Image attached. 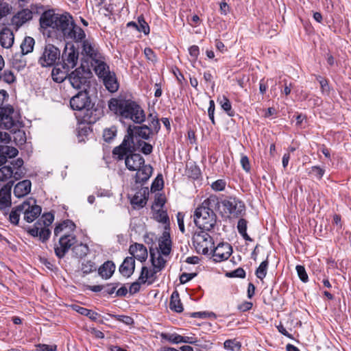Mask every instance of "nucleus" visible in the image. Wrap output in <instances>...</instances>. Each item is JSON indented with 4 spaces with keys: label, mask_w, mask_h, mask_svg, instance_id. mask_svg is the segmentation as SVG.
I'll use <instances>...</instances> for the list:
<instances>
[{
    "label": "nucleus",
    "mask_w": 351,
    "mask_h": 351,
    "mask_svg": "<svg viewBox=\"0 0 351 351\" xmlns=\"http://www.w3.org/2000/svg\"><path fill=\"white\" fill-rule=\"evenodd\" d=\"M219 205L218 197L210 195L195 210L193 221L201 231L210 232L214 229L217 223V215L214 210Z\"/></svg>",
    "instance_id": "obj_1"
},
{
    "label": "nucleus",
    "mask_w": 351,
    "mask_h": 351,
    "mask_svg": "<svg viewBox=\"0 0 351 351\" xmlns=\"http://www.w3.org/2000/svg\"><path fill=\"white\" fill-rule=\"evenodd\" d=\"M152 134V129L146 125L136 126L130 125L127 129L122 143L112 150V157L117 160H123L127 152L136 151L134 144V136H139L145 140L149 139Z\"/></svg>",
    "instance_id": "obj_2"
},
{
    "label": "nucleus",
    "mask_w": 351,
    "mask_h": 351,
    "mask_svg": "<svg viewBox=\"0 0 351 351\" xmlns=\"http://www.w3.org/2000/svg\"><path fill=\"white\" fill-rule=\"evenodd\" d=\"M108 106L110 110L135 123L141 124L145 121L144 110L136 101L132 99H112Z\"/></svg>",
    "instance_id": "obj_3"
},
{
    "label": "nucleus",
    "mask_w": 351,
    "mask_h": 351,
    "mask_svg": "<svg viewBox=\"0 0 351 351\" xmlns=\"http://www.w3.org/2000/svg\"><path fill=\"white\" fill-rule=\"evenodd\" d=\"M75 228V224L70 219L64 220L55 227L54 236H60L58 245L54 247L55 254L59 258H62L69 250L77 243L75 235L71 234Z\"/></svg>",
    "instance_id": "obj_4"
},
{
    "label": "nucleus",
    "mask_w": 351,
    "mask_h": 351,
    "mask_svg": "<svg viewBox=\"0 0 351 351\" xmlns=\"http://www.w3.org/2000/svg\"><path fill=\"white\" fill-rule=\"evenodd\" d=\"M73 22L71 15L55 14L51 11L45 12L40 18L42 28L51 27L64 39L71 34V27Z\"/></svg>",
    "instance_id": "obj_5"
},
{
    "label": "nucleus",
    "mask_w": 351,
    "mask_h": 351,
    "mask_svg": "<svg viewBox=\"0 0 351 351\" xmlns=\"http://www.w3.org/2000/svg\"><path fill=\"white\" fill-rule=\"evenodd\" d=\"M70 106L74 110H85L84 119L88 117L89 122L95 121L96 119H92V114L94 107V104L92 103L88 93L86 90L80 91L77 94L73 96L70 100ZM88 121V119H85Z\"/></svg>",
    "instance_id": "obj_6"
},
{
    "label": "nucleus",
    "mask_w": 351,
    "mask_h": 351,
    "mask_svg": "<svg viewBox=\"0 0 351 351\" xmlns=\"http://www.w3.org/2000/svg\"><path fill=\"white\" fill-rule=\"evenodd\" d=\"M94 71L109 92L115 93L118 90L119 83L117 75L114 71H110L109 66L106 62L95 64Z\"/></svg>",
    "instance_id": "obj_7"
},
{
    "label": "nucleus",
    "mask_w": 351,
    "mask_h": 351,
    "mask_svg": "<svg viewBox=\"0 0 351 351\" xmlns=\"http://www.w3.org/2000/svg\"><path fill=\"white\" fill-rule=\"evenodd\" d=\"M60 50L52 44H47L43 49L42 53L38 60L41 67L59 66Z\"/></svg>",
    "instance_id": "obj_8"
},
{
    "label": "nucleus",
    "mask_w": 351,
    "mask_h": 351,
    "mask_svg": "<svg viewBox=\"0 0 351 351\" xmlns=\"http://www.w3.org/2000/svg\"><path fill=\"white\" fill-rule=\"evenodd\" d=\"M192 241L196 252L199 254H208L214 245L213 239L207 231L195 232Z\"/></svg>",
    "instance_id": "obj_9"
},
{
    "label": "nucleus",
    "mask_w": 351,
    "mask_h": 351,
    "mask_svg": "<svg viewBox=\"0 0 351 351\" xmlns=\"http://www.w3.org/2000/svg\"><path fill=\"white\" fill-rule=\"evenodd\" d=\"M78 58V47L76 48L72 43H66L60 55L59 65H61L63 69L70 70L77 65Z\"/></svg>",
    "instance_id": "obj_10"
},
{
    "label": "nucleus",
    "mask_w": 351,
    "mask_h": 351,
    "mask_svg": "<svg viewBox=\"0 0 351 351\" xmlns=\"http://www.w3.org/2000/svg\"><path fill=\"white\" fill-rule=\"evenodd\" d=\"M225 212L233 217H242L245 213V206L243 201L235 197H228L222 200Z\"/></svg>",
    "instance_id": "obj_11"
},
{
    "label": "nucleus",
    "mask_w": 351,
    "mask_h": 351,
    "mask_svg": "<svg viewBox=\"0 0 351 351\" xmlns=\"http://www.w3.org/2000/svg\"><path fill=\"white\" fill-rule=\"evenodd\" d=\"M14 108L12 106L0 108V126L5 130L15 132L18 129V121L13 117Z\"/></svg>",
    "instance_id": "obj_12"
},
{
    "label": "nucleus",
    "mask_w": 351,
    "mask_h": 351,
    "mask_svg": "<svg viewBox=\"0 0 351 351\" xmlns=\"http://www.w3.org/2000/svg\"><path fill=\"white\" fill-rule=\"evenodd\" d=\"M90 73L87 71L84 66H81L69 73L68 79L74 88L80 89L87 83L88 77L86 75Z\"/></svg>",
    "instance_id": "obj_13"
},
{
    "label": "nucleus",
    "mask_w": 351,
    "mask_h": 351,
    "mask_svg": "<svg viewBox=\"0 0 351 351\" xmlns=\"http://www.w3.org/2000/svg\"><path fill=\"white\" fill-rule=\"evenodd\" d=\"M82 54L90 59L91 66L93 67V69H95V64L104 62L100 60L101 56L95 45L87 40H83L82 43Z\"/></svg>",
    "instance_id": "obj_14"
},
{
    "label": "nucleus",
    "mask_w": 351,
    "mask_h": 351,
    "mask_svg": "<svg viewBox=\"0 0 351 351\" xmlns=\"http://www.w3.org/2000/svg\"><path fill=\"white\" fill-rule=\"evenodd\" d=\"M14 185V181L8 182L0 189V210L4 215H7V209L11 206V190Z\"/></svg>",
    "instance_id": "obj_15"
},
{
    "label": "nucleus",
    "mask_w": 351,
    "mask_h": 351,
    "mask_svg": "<svg viewBox=\"0 0 351 351\" xmlns=\"http://www.w3.org/2000/svg\"><path fill=\"white\" fill-rule=\"evenodd\" d=\"M210 253L216 262L227 260L232 253V247L228 243H220L212 248Z\"/></svg>",
    "instance_id": "obj_16"
},
{
    "label": "nucleus",
    "mask_w": 351,
    "mask_h": 351,
    "mask_svg": "<svg viewBox=\"0 0 351 351\" xmlns=\"http://www.w3.org/2000/svg\"><path fill=\"white\" fill-rule=\"evenodd\" d=\"M136 151L127 152L124 155L125 164L130 171H136L145 164V159L139 154L134 153Z\"/></svg>",
    "instance_id": "obj_17"
},
{
    "label": "nucleus",
    "mask_w": 351,
    "mask_h": 351,
    "mask_svg": "<svg viewBox=\"0 0 351 351\" xmlns=\"http://www.w3.org/2000/svg\"><path fill=\"white\" fill-rule=\"evenodd\" d=\"M35 202L34 201V204L33 205H31L27 201H25L22 203V205L25 206L23 210L24 219L28 223L33 222L41 213V207L36 205Z\"/></svg>",
    "instance_id": "obj_18"
},
{
    "label": "nucleus",
    "mask_w": 351,
    "mask_h": 351,
    "mask_svg": "<svg viewBox=\"0 0 351 351\" xmlns=\"http://www.w3.org/2000/svg\"><path fill=\"white\" fill-rule=\"evenodd\" d=\"M129 252L134 258H136L141 262H144L147 258V250L146 247L138 243H135L130 246Z\"/></svg>",
    "instance_id": "obj_19"
},
{
    "label": "nucleus",
    "mask_w": 351,
    "mask_h": 351,
    "mask_svg": "<svg viewBox=\"0 0 351 351\" xmlns=\"http://www.w3.org/2000/svg\"><path fill=\"white\" fill-rule=\"evenodd\" d=\"M33 13L29 9H23L18 12L12 19V23L19 28L32 19Z\"/></svg>",
    "instance_id": "obj_20"
},
{
    "label": "nucleus",
    "mask_w": 351,
    "mask_h": 351,
    "mask_svg": "<svg viewBox=\"0 0 351 351\" xmlns=\"http://www.w3.org/2000/svg\"><path fill=\"white\" fill-rule=\"evenodd\" d=\"M134 269L135 260L132 256L126 257L119 268L121 274L127 278L130 277L133 274Z\"/></svg>",
    "instance_id": "obj_21"
},
{
    "label": "nucleus",
    "mask_w": 351,
    "mask_h": 351,
    "mask_svg": "<svg viewBox=\"0 0 351 351\" xmlns=\"http://www.w3.org/2000/svg\"><path fill=\"white\" fill-rule=\"evenodd\" d=\"M149 195V191L147 187L142 188L140 191H137L131 199V204L138 208H143L145 206Z\"/></svg>",
    "instance_id": "obj_22"
},
{
    "label": "nucleus",
    "mask_w": 351,
    "mask_h": 351,
    "mask_svg": "<svg viewBox=\"0 0 351 351\" xmlns=\"http://www.w3.org/2000/svg\"><path fill=\"white\" fill-rule=\"evenodd\" d=\"M137 172L135 176L136 183L144 184L151 177L153 171V168L150 165H143L136 170Z\"/></svg>",
    "instance_id": "obj_23"
},
{
    "label": "nucleus",
    "mask_w": 351,
    "mask_h": 351,
    "mask_svg": "<svg viewBox=\"0 0 351 351\" xmlns=\"http://www.w3.org/2000/svg\"><path fill=\"white\" fill-rule=\"evenodd\" d=\"M32 182L29 180H24L18 182L14 188V194L18 197H23L31 191Z\"/></svg>",
    "instance_id": "obj_24"
},
{
    "label": "nucleus",
    "mask_w": 351,
    "mask_h": 351,
    "mask_svg": "<svg viewBox=\"0 0 351 351\" xmlns=\"http://www.w3.org/2000/svg\"><path fill=\"white\" fill-rule=\"evenodd\" d=\"M71 34L66 36L65 40H73L76 43H82L85 40L86 34L84 31L80 27L76 25L74 22L71 27Z\"/></svg>",
    "instance_id": "obj_25"
},
{
    "label": "nucleus",
    "mask_w": 351,
    "mask_h": 351,
    "mask_svg": "<svg viewBox=\"0 0 351 351\" xmlns=\"http://www.w3.org/2000/svg\"><path fill=\"white\" fill-rule=\"evenodd\" d=\"M14 40L13 32L9 29H3L0 32V44L3 48H10Z\"/></svg>",
    "instance_id": "obj_26"
},
{
    "label": "nucleus",
    "mask_w": 351,
    "mask_h": 351,
    "mask_svg": "<svg viewBox=\"0 0 351 351\" xmlns=\"http://www.w3.org/2000/svg\"><path fill=\"white\" fill-rule=\"evenodd\" d=\"M115 270V265L111 261H106L98 269V273L104 279L110 278Z\"/></svg>",
    "instance_id": "obj_27"
},
{
    "label": "nucleus",
    "mask_w": 351,
    "mask_h": 351,
    "mask_svg": "<svg viewBox=\"0 0 351 351\" xmlns=\"http://www.w3.org/2000/svg\"><path fill=\"white\" fill-rule=\"evenodd\" d=\"M25 54H23V53H15L11 59V63L13 68L16 69L18 71L24 69L27 65V60L25 58Z\"/></svg>",
    "instance_id": "obj_28"
},
{
    "label": "nucleus",
    "mask_w": 351,
    "mask_h": 351,
    "mask_svg": "<svg viewBox=\"0 0 351 351\" xmlns=\"http://www.w3.org/2000/svg\"><path fill=\"white\" fill-rule=\"evenodd\" d=\"M159 249L162 254L167 256L171 250V241L169 239V234L165 232L162 239L159 241Z\"/></svg>",
    "instance_id": "obj_29"
},
{
    "label": "nucleus",
    "mask_w": 351,
    "mask_h": 351,
    "mask_svg": "<svg viewBox=\"0 0 351 351\" xmlns=\"http://www.w3.org/2000/svg\"><path fill=\"white\" fill-rule=\"evenodd\" d=\"M169 308L171 311L176 313H181L183 311L182 304L181 303L180 295L178 291H174L171 296Z\"/></svg>",
    "instance_id": "obj_30"
},
{
    "label": "nucleus",
    "mask_w": 351,
    "mask_h": 351,
    "mask_svg": "<svg viewBox=\"0 0 351 351\" xmlns=\"http://www.w3.org/2000/svg\"><path fill=\"white\" fill-rule=\"evenodd\" d=\"M69 70L63 69L61 70L57 65L52 69L51 76L53 80L57 83L62 82L65 79L68 77Z\"/></svg>",
    "instance_id": "obj_31"
},
{
    "label": "nucleus",
    "mask_w": 351,
    "mask_h": 351,
    "mask_svg": "<svg viewBox=\"0 0 351 351\" xmlns=\"http://www.w3.org/2000/svg\"><path fill=\"white\" fill-rule=\"evenodd\" d=\"M88 252V246L86 244H84L82 243H75L72 248L73 256L79 258H82L86 256Z\"/></svg>",
    "instance_id": "obj_32"
},
{
    "label": "nucleus",
    "mask_w": 351,
    "mask_h": 351,
    "mask_svg": "<svg viewBox=\"0 0 351 351\" xmlns=\"http://www.w3.org/2000/svg\"><path fill=\"white\" fill-rule=\"evenodd\" d=\"M35 45V40L31 36H25L21 44V52L23 54H28L33 51Z\"/></svg>",
    "instance_id": "obj_33"
},
{
    "label": "nucleus",
    "mask_w": 351,
    "mask_h": 351,
    "mask_svg": "<svg viewBox=\"0 0 351 351\" xmlns=\"http://www.w3.org/2000/svg\"><path fill=\"white\" fill-rule=\"evenodd\" d=\"M217 102L229 117H233L234 115L235 112L232 108L231 102L227 97L225 95L219 97L217 98Z\"/></svg>",
    "instance_id": "obj_34"
},
{
    "label": "nucleus",
    "mask_w": 351,
    "mask_h": 351,
    "mask_svg": "<svg viewBox=\"0 0 351 351\" xmlns=\"http://www.w3.org/2000/svg\"><path fill=\"white\" fill-rule=\"evenodd\" d=\"M25 206V205H22V204H21L12 208L9 215V219L11 223L14 225H17L19 223L20 215L23 213Z\"/></svg>",
    "instance_id": "obj_35"
},
{
    "label": "nucleus",
    "mask_w": 351,
    "mask_h": 351,
    "mask_svg": "<svg viewBox=\"0 0 351 351\" xmlns=\"http://www.w3.org/2000/svg\"><path fill=\"white\" fill-rule=\"evenodd\" d=\"M73 309L78 313L89 317L93 321H95L99 316L97 313L77 304L73 306Z\"/></svg>",
    "instance_id": "obj_36"
},
{
    "label": "nucleus",
    "mask_w": 351,
    "mask_h": 351,
    "mask_svg": "<svg viewBox=\"0 0 351 351\" xmlns=\"http://www.w3.org/2000/svg\"><path fill=\"white\" fill-rule=\"evenodd\" d=\"M150 258L154 268L158 271H160L165 267L166 261L165 258L160 254H158V257L156 258L155 254L152 250H150Z\"/></svg>",
    "instance_id": "obj_37"
},
{
    "label": "nucleus",
    "mask_w": 351,
    "mask_h": 351,
    "mask_svg": "<svg viewBox=\"0 0 351 351\" xmlns=\"http://www.w3.org/2000/svg\"><path fill=\"white\" fill-rule=\"evenodd\" d=\"M0 154L5 156L7 161L8 158L16 157L19 154V151L14 147L0 145Z\"/></svg>",
    "instance_id": "obj_38"
},
{
    "label": "nucleus",
    "mask_w": 351,
    "mask_h": 351,
    "mask_svg": "<svg viewBox=\"0 0 351 351\" xmlns=\"http://www.w3.org/2000/svg\"><path fill=\"white\" fill-rule=\"evenodd\" d=\"M247 221L243 218H241L237 223V230L239 233L245 241H252V239L247 233Z\"/></svg>",
    "instance_id": "obj_39"
},
{
    "label": "nucleus",
    "mask_w": 351,
    "mask_h": 351,
    "mask_svg": "<svg viewBox=\"0 0 351 351\" xmlns=\"http://www.w3.org/2000/svg\"><path fill=\"white\" fill-rule=\"evenodd\" d=\"M158 272L155 268L152 270H149L148 268L145 266H143L141 268V271L139 276V280H141L143 283H146L147 281L153 278L155 274Z\"/></svg>",
    "instance_id": "obj_40"
},
{
    "label": "nucleus",
    "mask_w": 351,
    "mask_h": 351,
    "mask_svg": "<svg viewBox=\"0 0 351 351\" xmlns=\"http://www.w3.org/2000/svg\"><path fill=\"white\" fill-rule=\"evenodd\" d=\"M269 265L268 257L266 260L263 261L255 271V274L258 278L263 280L265 278L267 272Z\"/></svg>",
    "instance_id": "obj_41"
},
{
    "label": "nucleus",
    "mask_w": 351,
    "mask_h": 351,
    "mask_svg": "<svg viewBox=\"0 0 351 351\" xmlns=\"http://www.w3.org/2000/svg\"><path fill=\"white\" fill-rule=\"evenodd\" d=\"M117 127L112 125L110 128H105L103 132L104 140L107 142H111L117 135Z\"/></svg>",
    "instance_id": "obj_42"
},
{
    "label": "nucleus",
    "mask_w": 351,
    "mask_h": 351,
    "mask_svg": "<svg viewBox=\"0 0 351 351\" xmlns=\"http://www.w3.org/2000/svg\"><path fill=\"white\" fill-rule=\"evenodd\" d=\"M225 349L230 351H239L241 348V343L236 339H227L223 343Z\"/></svg>",
    "instance_id": "obj_43"
},
{
    "label": "nucleus",
    "mask_w": 351,
    "mask_h": 351,
    "mask_svg": "<svg viewBox=\"0 0 351 351\" xmlns=\"http://www.w3.org/2000/svg\"><path fill=\"white\" fill-rule=\"evenodd\" d=\"M186 175L193 180H197L201 175V171L197 165H191L186 167Z\"/></svg>",
    "instance_id": "obj_44"
},
{
    "label": "nucleus",
    "mask_w": 351,
    "mask_h": 351,
    "mask_svg": "<svg viewBox=\"0 0 351 351\" xmlns=\"http://www.w3.org/2000/svg\"><path fill=\"white\" fill-rule=\"evenodd\" d=\"M13 175V169L10 166H3L0 168V182L7 181Z\"/></svg>",
    "instance_id": "obj_45"
},
{
    "label": "nucleus",
    "mask_w": 351,
    "mask_h": 351,
    "mask_svg": "<svg viewBox=\"0 0 351 351\" xmlns=\"http://www.w3.org/2000/svg\"><path fill=\"white\" fill-rule=\"evenodd\" d=\"M138 25L137 30L140 32H143L145 35L149 34L150 29L149 26L147 23L145 21V19L143 16H140L138 17Z\"/></svg>",
    "instance_id": "obj_46"
},
{
    "label": "nucleus",
    "mask_w": 351,
    "mask_h": 351,
    "mask_svg": "<svg viewBox=\"0 0 351 351\" xmlns=\"http://www.w3.org/2000/svg\"><path fill=\"white\" fill-rule=\"evenodd\" d=\"M161 337L163 339H165L172 343H181L182 341V335L177 333H162Z\"/></svg>",
    "instance_id": "obj_47"
},
{
    "label": "nucleus",
    "mask_w": 351,
    "mask_h": 351,
    "mask_svg": "<svg viewBox=\"0 0 351 351\" xmlns=\"http://www.w3.org/2000/svg\"><path fill=\"white\" fill-rule=\"evenodd\" d=\"M96 269V266L94 262L91 261H86L82 263L81 270L84 274H88Z\"/></svg>",
    "instance_id": "obj_48"
},
{
    "label": "nucleus",
    "mask_w": 351,
    "mask_h": 351,
    "mask_svg": "<svg viewBox=\"0 0 351 351\" xmlns=\"http://www.w3.org/2000/svg\"><path fill=\"white\" fill-rule=\"evenodd\" d=\"M38 220H41V226H44V227L48 228L53 223L54 216L51 213H45Z\"/></svg>",
    "instance_id": "obj_49"
},
{
    "label": "nucleus",
    "mask_w": 351,
    "mask_h": 351,
    "mask_svg": "<svg viewBox=\"0 0 351 351\" xmlns=\"http://www.w3.org/2000/svg\"><path fill=\"white\" fill-rule=\"evenodd\" d=\"M324 173L325 170L324 169L321 168L319 166L315 165L311 167V170L308 172V174L313 176L318 180H321L324 176Z\"/></svg>",
    "instance_id": "obj_50"
},
{
    "label": "nucleus",
    "mask_w": 351,
    "mask_h": 351,
    "mask_svg": "<svg viewBox=\"0 0 351 351\" xmlns=\"http://www.w3.org/2000/svg\"><path fill=\"white\" fill-rule=\"evenodd\" d=\"M12 7L8 3L0 0V19L10 14Z\"/></svg>",
    "instance_id": "obj_51"
},
{
    "label": "nucleus",
    "mask_w": 351,
    "mask_h": 351,
    "mask_svg": "<svg viewBox=\"0 0 351 351\" xmlns=\"http://www.w3.org/2000/svg\"><path fill=\"white\" fill-rule=\"evenodd\" d=\"M156 219L162 223L167 224L169 223V218L167 211L158 210L156 214Z\"/></svg>",
    "instance_id": "obj_52"
},
{
    "label": "nucleus",
    "mask_w": 351,
    "mask_h": 351,
    "mask_svg": "<svg viewBox=\"0 0 351 351\" xmlns=\"http://www.w3.org/2000/svg\"><path fill=\"white\" fill-rule=\"evenodd\" d=\"M148 118L151 119L149 128H152V130H154L156 133H158L160 129V123L158 119L156 116H153L152 114H149Z\"/></svg>",
    "instance_id": "obj_53"
},
{
    "label": "nucleus",
    "mask_w": 351,
    "mask_h": 351,
    "mask_svg": "<svg viewBox=\"0 0 351 351\" xmlns=\"http://www.w3.org/2000/svg\"><path fill=\"white\" fill-rule=\"evenodd\" d=\"M1 78H3V80L5 82L9 84L14 82L16 80V77L14 76L13 72L10 70L4 71L3 74L1 75Z\"/></svg>",
    "instance_id": "obj_54"
},
{
    "label": "nucleus",
    "mask_w": 351,
    "mask_h": 351,
    "mask_svg": "<svg viewBox=\"0 0 351 351\" xmlns=\"http://www.w3.org/2000/svg\"><path fill=\"white\" fill-rule=\"evenodd\" d=\"M298 277L303 282H308V277L304 266L297 265L295 267Z\"/></svg>",
    "instance_id": "obj_55"
},
{
    "label": "nucleus",
    "mask_w": 351,
    "mask_h": 351,
    "mask_svg": "<svg viewBox=\"0 0 351 351\" xmlns=\"http://www.w3.org/2000/svg\"><path fill=\"white\" fill-rule=\"evenodd\" d=\"M51 231L48 228L41 226L39 232V239L40 240L45 243L46 242L50 237Z\"/></svg>",
    "instance_id": "obj_56"
},
{
    "label": "nucleus",
    "mask_w": 351,
    "mask_h": 351,
    "mask_svg": "<svg viewBox=\"0 0 351 351\" xmlns=\"http://www.w3.org/2000/svg\"><path fill=\"white\" fill-rule=\"evenodd\" d=\"M112 317L115 318L116 320L123 322L128 326L134 324L133 318L128 315H113Z\"/></svg>",
    "instance_id": "obj_57"
},
{
    "label": "nucleus",
    "mask_w": 351,
    "mask_h": 351,
    "mask_svg": "<svg viewBox=\"0 0 351 351\" xmlns=\"http://www.w3.org/2000/svg\"><path fill=\"white\" fill-rule=\"evenodd\" d=\"M139 146L141 147V151L145 155L150 154L153 151V147L151 144L143 141H138Z\"/></svg>",
    "instance_id": "obj_58"
},
{
    "label": "nucleus",
    "mask_w": 351,
    "mask_h": 351,
    "mask_svg": "<svg viewBox=\"0 0 351 351\" xmlns=\"http://www.w3.org/2000/svg\"><path fill=\"white\" fill-rule=\"evenodd\" d=\"M41 228V220H38L34 225V227L29 228L27 232L34 237L39 236L40 229Z\"/></svg>",
    "instance_id": "obj_59"
},
{
    "label": "nucleus",
    "mask_w": 351,
    "mask_h": 351,
    "mask_svg": "<svg viewBox=\"0 0 351 351\" xmlns=\"http://www.w3.org/2000/svg\"><path fill=\"white\" fill-rule=\"evenodd\" d=\"M163 186V180L161 175L156 177V180L153 182L151 189L152 191H156L162 189Z\"/></svg>",
    "instance_id": "obj_60"
},
{
    "label": "nucleus",
    "mask_w": 351,
    "mask_h": 351,
    "mask_svg": "<svg viewBox=\"0 0 351 351\" xmlns=\"http://www.w3.org/2000/svg\"><path fill=\"white\" fill-rule=\"evenodd\" d=\"M226 185V181L220 179L213 182V184H211V188L215 191H221L224 190Z\"/></svg>",
    "instance_id": "obj_61"
},
{
    "label": "nucleus",
    "mask_w": 351,
    "mask_h": 351,
    "mask_svg": "<svg viewBox=\"0 0 351 351\" xmlns=\"http://www.w3.org/2000/svg\"><path fill=\"white\" fill-rule=\"evenodd\" d=\"M143 284L141 280H139V278L136 282L132 283L129 288V292L131 295L135 294L138 293L141 289V285Z\"/></svg>",
    "instance_id": "obj_62"
},
{
    "label": "nucleus",
    "mask_w": 351,
    "mask_h": 351,
    "mask_svg": "<svg viewBox=\"0 0 351 351\" xmlns=\"http://www.w3.org/2000/svg\"><path fill=\"white\" fill-rule=\"evenodd\" d=\"M144 53H145V56L146 57V58L152 62H155L157 61V57H156V55L155 54V53L154 52V51L149 48V47H146L145 49H144Z\"/></svg>",
    "instance_id": "obj_63"
},
{
    "label": "nucleus",
    "mask_w": 351,
    "mask_h": 351,
    "mask_svg": "<svg viewBox=\"0 0 351 351\" xmlns=\"http://www.w3.org/2000/svg\"><path fill=\"white\" fill-rule=\"evenodd\" d=\"M56 345L39 344L37 346V351H56Z\"/></svg>",
    "instance_id": "obj_64"
}]
</instances>
